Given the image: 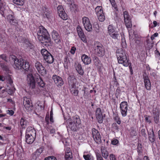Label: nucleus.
<instances>
[{
    "instance_id": "nucleus-1",
    "label": "nucleus",
    "mask_w": 160,
    "mask_h": 160,
    "mask_svg": "<svg viewBox=\"0 0 160 160\" xmlns=\"http://www.w3.org/2000/svg\"><path fill=\"white\" fill-rule=\"evenodd\" d=\"M10 61L14 62L12 64L13 67L15 69L22 70L24 71V73L27 74V81L28 84L32 88L35 87V82L32 73L33 70L30 68V65L28 62H26L24 59L20 58L18 59L14 55H10L9 57Z\"/></svg>"
},
{
    "instance_id": "nucleus-2",
    "label": "nucleus",
    "mask_w": 160,
    "mask_h": 160,
    "mask_svg": "<svg viewBox=\"0 0 160 160\" xmlns=\"http://www.w3.org/2000/svg\"><path fill=\"white\" fill-rule=\"evenodd\" d=\"M39 29L37 33L38 40L47 47L51 46V39L47 30L42 26H40Z\"/></svg>"
},
{
    "instance_id": "nucleus-3",
    "label": "nucleus",
    "mask_w": 160,
    "mask_h": 160,
    "mask_svg": "<svg viewBox=\"0 0 160 160\" xmlns=\"http://www.w3.org/2000/svg\"><path fill=\"white\" fill-rule=\"evenodd\" d=\"M69 125L67 126L68 130V128L73 132L76 131L78 129V127L81 123L79 117L78 116H75L72 117V118H69L68 120V123Z\"/></svg>"
},
{
    "instance_id": "nucleus-4",
    "label": "nucleus",
    "mask_w": 160,
    "mask_h": 160,
    "mask_svg": "<svg viewBox=\"0 0 160 160\" xmlns=\"http://www.w3.org/2000/svg\"><path fill=\"white\" fill-rule=\"evenodd\" d=\"M117 56L118 63L123 64L125 67L128 65V60L127 57L124 52L122 50H118L117 51Z\"/></svg>"
},
{
    "instance_id": "nucleus-5",
    "label": "nucleus",
    "mask_w": 160,
    "mask_h": 160,
    "mask_svg": "<svg viewBox=\"0 0 160 160\" xmlns=\"http://www.w3.org/2000/svg\"><path fill=\"white\" fill-rule=\"evenodd\" d=\"M96 55L102 57L105 55V49L103 45L99 42H96L94 45Z\"/></svg>"
},
{
    "instance_id": "nucleus-6",
    "label": "nucleus",
    "mask_w": 160,
    "mask_h": 160,
    "mask_svg": "<svg viewBox=\"0 0 160 160\" xmlns=\"http://www.w3.org/2000/svg\"><path fill=\"white\" fill-rule=\"evenodd\" d=\"M35 66L38 72L42 75H44L46 74V70L41 63L37 61L35 63Z\"/></svg>"
},
{
    "instance_id": "nucleus-7",
    "label": "nucleus",
    "mask_w": 160,
    "mask_h": 160,
    "mask_svg": "<svg viewBox=\"0 0 160 160\" xmlns=\"http://www.w3.org/2000/svg\"><path fill=\"white\" fill-rule=\"evenodd\" d=\"M82 22L85 29L88 32H91L92 29V27L89 19L84 17L82 18Z\"/></svg>"
},
{
    "instance_id": "nucleus-8",
    "label": "nucleus",
    "mask_w": 160,
    "mask_h": 160,
    "mask_svg": "<svg viewBox=\"0 0 160 160\" xmlns=\"http://www.w3.org/2000/svg\"><path fill=\"white\" fill-rule=\"evenodd\" d=\"M57 9L59 16L64 20H66L67 18V15L62 7L61 5H59Z\"/></svg>"
},
{
    "instance_id": "nucleus-9",
    "label": "nucleus",
    "mask_w": 160,
    "mask_h": 160,
    "mask_svg": "<svg viewBox=\"0 0 160 160\" xmlns=\"http://www.w3.org/2000/svg\"><path fill=\"white\" fill-rule=\"evenodd\" d=\"M97 15L98 17L99 20L100 22L103 21L105 19V17L103 13V11L100 6H98L96 8Z\"/></svg>"
},
{
    "instance_id": "nucleus-10",
    "label": "nucleus",
    "mask_w": 160,
    "mask_h": 160,
    "mask_svg": "<svg viewBox=\"0 0 160 160\" xmlns=\"http://www.w3.org/2000/svg\"><path fill=\"white\" fill-rule=\"evenodd\" d=\"M23 104L25 108L28 111L33 109V106L32 103L30 102L29 98L26 97L23 98Z\"/></svg>"
},
{
    "instance_id": "nucleus-11",
    "label": "nucleus",
    "mask_w": 160,
    "mask_h": 160,
    "mask_svg": "<svg viewBox=\"0 0 160 160\" xmlns=\"http://www.w3.org/2000/svg\"><path fill=\"white\" fill-rule=\"evenodd\" d=\"M143 76L145 88L148 90H150L151 86V82L148 75L146 72H144Z\"/></svg>"
},
{
    "instance_id": "nucleus-12",
    "label": "nucleus",
    "mask_w": 160,
    "mask_h": 160,
    "mask_svg": "<svg viewBox=\"0 0 160 160\" xmlns=\"http://www.w3.org/2000/svg\"><path fill=\"white\" fill-rule=\"evenodd\" d=\"M120 108L122 116L123 117L126 116L128 109L127 102L125 101L122 102L120 104Z\"/></svg>"
},
{
    "instance_id": "nucleus-13",
    "label": "nucleus",
    "mask_w": 160,
    "mask_h": 160,
    "mask_svg": "<svg viewBox=\"0 0 160 160\" xmlns=\"http://www.w3.org/2000/svg\"><path fill=\"white\" fill-rule=\"evenodd\" d=\"M52 78L57 86H61L63 85V82L60 77L55 74L52 76Z\"/></svg>"
},
{
    "instance_id": "nucleus-14",
    "label": "nucleus",
    "mask_w": 160,
    "mask_h": 160,
    "mask_svg": "<svg viewBox=\"0 0 160 160\" xmlns=\"http://www.w3.org/2000/svg\"><path fill=\"white\" fill-rule=\"evenodd\" d=\"M37 75H38V76L37 77V78L36 79V80H35L34 78V80L35 82L34 87L33 88H32L30 87V85L29 84H28L30 88H31L32 89H34L35 88V87L36 83L39 86H40L41 87L43 88L44 87H45V83L43 81L42 78L40 77V76L39 75H38V74H37ZM33 78H34V77Z\"/></svg>"
},
{
    "instance_id": "nucleus-15",
    "label": "nucleus",
    "mask_w": 160,
    "mask_h": 160,
    "mask_svg": "<svg viewBox=\"0 0 160 160\" xmlns=\"http://www.w3.org/2000/svg\"><path fill=\"white\" fill-rule=\"evenodd\" d=\"M96 115L98 122L101 123L103 122V116L101 112V110L100 108H98L96 111Z\"/></svg>"
},
{
    "instance_id": "nucleus-16",
    "label": "nucleus",
    "mask_w": 160,
    "mask_h": 160,
    "mask_svg": "<svg viewBox=\"0 0 160 160\" xmlns=\"http://www.w3.org/2000/svg\"><path fill=\"white\" fill-rule=\"evenodd\" d=\"M68 81L70 88H74L75 87L76 80L74 76H70L68 78Z\"/></svg>"
},
{
    "instance_id": "nucleus-17",
    "label": "nucleus",
    "mask_w": 160,
    "mask_h": 160,
    "mask_svg": "<svg viewBox=\"0 0 160 160\" xmlns=\"http://www.w3.org/2000/svg\"><path fill=\"white\" fill-rule=\"evenodd\" d=\"M77 30L78 34L82 40L84 42H86L85 36L81 27L79 26H78L77 27Z\"/></svg>"
},
{
    "instance_id": "nucleus-18",
    "label": "nucleus",
    "mask_w": 160,
    "mask_h": 160,
    "mask_svg": "<svg viewBox=\"0 0 160 160\" xmlns=\"http://www.w3.org/2000/svg\"><path fill=\"white\" fill-rule=\"evenodd\" d=\"M52 39L55 42L58 44H59L61 42L60 37L58 33L56 31L53 30L52 32Z\"/></svg>"
},
{
    "instance_id": "nucleus-19",
    "label": "nucleus",
    "mask_w": 160,
    "mask_h": 160,
    "mask_svg": "<svg viewBox=\"0 0 160 160\" xmlns=\"http://www.w3.org/2000/svg\"><path fill=\"white\" fill-rule=\"evenodd\" d=\"M64 158L65 160H72V156L70 148L68 147L66 148Z\"/></svg>"
},
{
    "instance_id": "nucleus-20",
    "label": "nucleus",
    "mask_w": 160,
    "mask_h": 160,
    "mask_svg": "<svg viewBox=\"0 0 160 160\" xmlns=\"http://www.w3.org/2000/svg\"><path fill=\"white\" fill-rule=\"evenodd\" d=\"M26 134L36 137V130L32 127H28L26 129Z\"/></svg>"
},
{
    "instance_id": "nucleus-21",
    "label": "nucleus",
    "mask_w": 160,
    "mask_h": 160,
    "mask_svg": "<svg viewBox=\"0 0 160 160\" xmlns=\"http://www.w3.org/2000/svg\"><path fill=\"white\" fill-rule=\"evenodd\" d=\"M81 59L83 63L85 64H89L91 62L90 58L85 54H83L82 55Z\"/></svg>"
},
{
    "instance_id": "nucleus-22",
    "label": "nucleus",
    "mask_w": 160,
    "mask_h": 160,
    "mask_svg": "<svg viewBox=\"0 0 160 160\" xmlns=\"http://www.w3.org/2000/svg\"><path fill=\"white\" fill-rule=\"evenodd\" d=\"M148 135L149 140L151 143H153L155 142L156 138L153 129H152L151 132H148Z\"/></svg>"
},
{
    "instance_id": "nucleus-23",
    "label": "nucleus",
    "mask_w": 160,
    "mask_h": 160,
    "mask_svg": "<svg viewBox=\"0 0 160 160\" xmlns=\"http://www.w3.org/2000/svg\"><path fill=\"white\" fill-rule=\"evenodd\" d=\"M47 55L45 58L44 59L48 63L51 64L53 62L54 59L52 56L49 53Z\"/></svg>"
},
{
    "instance_id": "nucleus-24",
    "label": "nucleus",
    "mask_w": 160,
    "mask_h": 160,
    "mask_svg": "<svg viewBox=\"0 0 160 160\" xmlns=\"http://www.w3.org/2000/svg\"><path fill=\"white\" fill-rule=\"evenodd\" d=\"M25 141L28 144H31L34 141L35 137H33L30 135H25Z\"/></svg>"
},
{
    "instance_id": "nucleus-25",
    "label": "nucleus",
    "mask_w": 160,
    "mask_h": 160,
    "mask_svg": "<svg viewBox=\"0 0 160 160\" xmlns=\"http://www.w3.org/2000/svg\"><path fill=\"white\" fill-rule=\"evenodd\" d=\"M7 19L9 22L12 24L14 25L17 23V21L14 18L12 15H8L7 16Z\"/></svg>"
},
{
    "instance_id": "nucleus-26",
    "label": "nucleus",
    "mask_w": 160,
    "mask_h": 160,
    "mask_svg": "<svg viewBox=\"0 0 160 160\" xmlns=\"http://www.w3.org/2000/svg\"><path fill=\"white\" fill-rule=\"evenodd\" d=\"M101 153L102 157L105 159H106L108 156V151L105 149V148L102 146L101 147Z\"/></svg>"
},
{
    "instance_id": "nucleus-27",
    "label": "nucleus",
    "mask_w": 160,
    "mask_h": 160,
    "mask_svg": "<svg viewBox=\"0 0 160 160\" xmlns=\"http://www.w3.org/2000/svg\"><path fill=\"white\" fill-rule=\"evenodd\" d=\"M76 69L79 74L81 75H83L84 74L83 70L80 64H78L76 68Z\"/></svg>"
},
{
    "instance_id": "nucleus-28",
    "label": "nucleus",
    "mask_w": 160,
    "mask_h": 160,
    "mask_svg": "<svg viewBox=\"0 0 160 160\" xmlns=\"http://www.w3.org/2000/svg\"><path fill=\"white\" fill-rule=\"evenodd\" d=\"M94 140L98 144H100L101 143V137L99 133L93 137Z\"/></svg>"
},
{
    "instance_id": "nucleus-29",
    "label": "nucleus",
    "mask_w": 160,
    "mask_h": 160,
    "mask_svg": "<svg viewBox=\"0 0 160 160\" xmlns=\"http://www.w3.org/2000/svg\"><path fill=\"white\" fill-rule=\"evenodd\" d=\"M93 62L94 65L97 67H100L101 63L100 61L99 60L98 58L96 57H95L93 59Z\"/></svg>"
},
{
    "instance_id": "nucleus-30",
    "label": "nucleus",
    "mask_w": 160,
    "mask_h": 160,
    "mask_svg": "<svg viewBox=\"0 0 160 160\" xmlns=\"http://www.w3.org/2000/svg\"><path fill=\"white\" fill-rule=\"evenodd\" d=\"M27 120L24 118H22L20 120V124L22 128H25L27 125Z\"/></svg>"
},
{
    "instance_id": "nucleus-31",
    "label": "nucleus",
    "mask_w": 160,
    "mask_h": 160,
    "mask_svg": "<svg viewBox=\"0 0 160 160\" xmlns=\"http://www.w3.org/2000/svg\"><path fill=\"white\" fill-rule=\"evenodd\" d=\"M137 152L138 155H139L142 153L143 150L142 149V145L141 144L138 143V145L137 148Z\"/></svg>"
},
{
    "instance_id": "nucleus-32",
    "label": "nucleus",
    "mask_w": 160,
    "mask_h": 160,
    "mask_svg": "<svg viewBox=\"0 0 160 160\" xmlns=\"http://www.w3.org/2000/svg\"><path fill=\"white\" fill-rule=\"evenodd\" d=\"M13 2L18 5L22 6L24 3V0H13Z\"/></svg>"
},
{
    "instance_id": "nucleus-33",
    "label": "nucleus",
    "mask_w": 160,
    "mask_h": 160,
    "mask_svg": "<svg viewBox=\"0 0 160 160\" xmlns=\"http://www.w3.org/2000/svg\"><path fill=\"white\" fill-rule=\"evenodd\" d=\"M109 35L111 37L114 39H118V38L119 37V34L118 32L116 31H114L113 33L112 34H110Z\"/></svg>"
},
{
    "instance_id": "nucleus-34",
    "label": "nucleus",
    "mask_w": 160,
    "mask_h": 160,
    "mask_svg": "<svg viewBox=\"0 0 160 160\" xmlns=\"http://www.w3.org/2000/svg\"><path fill=\"white\" fill-rule=\"evenodd\" d=\"M113 119L117 122L118 124H120L121 121L118 114H113Z\"/></svg>"
},
{
    "instance_id": "nucleus-35",
    "label": "nucleus",
    "mask_w": 160,
    "mask_h": 160,
    "mask_svg": "<svg viewBox=\"0 0 160 160\" xmlns=\"http://www.w3.org/2000/svg\"><path fill=\"white\" fill-rule=\"evenodd\" d=\"M152 113L154 116H159V110L157 108H154L152 111Z\"/></svg>"
},
{
    "instance_id": "nucleus-36",
    "label": "nucleus",
    "mask_w": 160,
    "mask_h": 160,
    "mask_svg": "<svg viewBox=\"0 0 160 160\" xmlns=\"http://www.w3.org/2000/svg\"><path fill=\"white\" fill-rule=\"evenodd\" d=\"M41 52L44 58L47 56L48 54H49L50 53L47 50L44 49H42Z\"/></svg>"
},
{
    "instance_id": "nucleus-37",
    "label": "nucleus",
    "mask_w": 160,
    "mask_h": 160,
    "mask_svg": "<svg viewBox=\"0 0 160 160\" xmlns=\"http://www.w3.org/2000/svg\"><path fill=\"white\" fill-rule=\"evenodd\" d=\"M125 25L127 28H130L132 27V24L130 20L124 21Z\"/></svg>"
},
{
    "instance_id": "nucleus-38",
    "label": "nucleus",
    "mask_w": 160,
    "mask_h": 160,
    "mask_svg": "<svg viewBox=\"0 0 160 160\" xmlns=\"http://www.w3.org/2000/svg\"><path fill=\"white\" fill-rule=\"evenodd\" d=\"M124 20H130L129 19V15L128 14V12L127 11H125L123 12Z\"/></svg>"
},
{
    "instance_id": "nucleus-39",
    "label": "nucleus",
    "mask_w": 160,
    "mask_h": 160,
    "mask_svg": "<svg viewBox=\"0 0 160 160\" xmlns=\"http://www.w3.org/2000/svg\"><path fill=\"white\" fill-rule=\"evenodd\" d=\"M83 157L85 160H92L93 159L92 156L91 154L84 155Z\"/></svg>"
},
{
    "instance_id": "nucleus-40",
    "label": "nucleus",
    "mask_w": 160,
    "mask_h": 160,
    "mask_svg": "<svg viewBox=\"0 0 160 160\" xmlns=\"http://www.w3.org/2000/svg\"><path fill=\"white\" fill-rule=\"evenodd\" d=\"M71 92L75 96H77L78 94V91L77 89L74 88H71Z\"/></svg>"
},
{
    "instance_id": "nucleus-41",
    "label": "nucleus",
    "mask_w": 160,
    "mask_h": 160,
    "mask_svg": "<svg viewBox=\"0 0 160 160\" xmlns=\"http://www.w3.org/2000/svg\"><path fill=\"white\" fill-rule=\"evenodd\" d=\"M108 29L109 34L113 33L115 31L113 26L112 25H109L108 27Z\"/></svg>"
},
{
    "instance_id": "nucleus-42",
    "label": "nucleus",
    "mask_w": 160,
    "mask_h": 160,
    "mask_svg": "<svg viewBox=\"0 0 160 160\" xmlns=\"http://www.w3.org/2000/svg\"><path fill=\"white\" fill-rule=\"evenodd\" d=\"M43 147H41L40 148L37 149L35 152L36 154H37V155H40L43 151Z\"/></svg>"
},
{
    "instance_id": "nucleus-43",
    "label": "nucleus",
    "mask_w": 160,
    "mask_h": 160,
    "mask_svg": "<svg viewBox=\"0 0 160 160\" xmlns=\"http://www.w3.org/2000/svg\"><path fill=\"white\" fill-rule=\"evenodd\" d=\"M45 12H44L43 15L44 17H45L47 18H49L50 17V13L49 12H48V10L47 8H45Z\"/></svg>"
},
{
    "instance_id": "nucleus-44",
    "label": "nucleus",
    "mask_w": 160,
    "mask_h": 160,
    "mask_svg": "<svg viewBox=\"0 0 160 160\" xmlns=\"http://www.w3.org/2000/svg\"><path fill=\"white\" fill-rule=\"evenodd\" d=\"M99 133L98 130L95 129V128H93L92 129V137H94L96 135H97Z\"/></svg>"
},
{
    "instance_id": "nucleus-45",
    "label": "nucleus",
    "mask_w": 160,
    "mask_h": 160,
    "mask_svg": "<svg viewBox=\"0 0 160 160\" xmlns=\"http://www.w3.org/2000/svg\"><path fill=\"white\" fill-rule=\"evenodd\" d=\"M96 156L97 160H103L100 153H96Z\"/></svg>"
},
{
    "instance_id": "nucleus-46",
    "label": "nucleus",
    "mask_w": 160,
    "mask_h": 160,
    "mask_svg": "<svg viewBox=\"0 0 160 160\" xmlns=\"http://www.w3.org/2000/svg\"><path fill=\"white\" fill-rule=\"evenodd\" d=\"M118 140L117 139H114L112 141L111 143L113 145H117L118 143Z\"/></svg>"
},
{
    "instance_id": "nucleus-47",
    "label": "nucleus",
    "mask_w": 160,
    "mask_h": 160,
    "mask_svg": "<svg viewBox=\"0 0 160 160\" xmlns=\"http://www.w3.org/2000/svg\"><path fill=\"white\" fill-rule=\"evenodd\" d=\"M141 134L144 137H146L147 134L145 132V129H142L141 130Z\"/></svg>"
},
{
    "instance_id": "nucleus-48",
    "label": "nucleus",
    "mask_w": 160,
    "mask_h": 160,
    "mask_svg": "<svg viewBox=\"0 0 160 160\" xmlns=\"http://www.w3.org/2000/svg\"><path fill=\"white\" fill-rule=\"evenodd\" d=\"M86 88H85L84 89L82 90V91L84 92V97L85 98L87 96H88L89 94L88 92V91H85V89Z\"/></svg>"
},
{
    "instance_id": "nucleus-49",
    "label": "nucleus",
    "mask_w": 160,
    "mask_h": 160,
    "mask_svg": "<svg viewBox=\"0 0 160 160\" xmlns=\"http://www.w3.org/2000/svg\"><path fill=\"white\" fill-rule=\"evenodd\" d=\"M154 121L155 123H158L159 122V116H153Z\"/></svg>"
},
{
    "instance_id": "nucleus-50",
    "label": "nucleus",
    "mask_w": 160,
    "mask_h": 160,
    "mask_svg": "<svg viewBox=\"0 0 160 160\" xmlns=\"http://www.w3.org/2000/svg\"><path fill=\"white\" fill-rule=\"evenodd\" d=\"M70 65V62H64V65L65 68L66 69H68V66Z\"/></svg>"
},
{
    "instance_id": "nucleus-51",
    "label": "nucleus",
    "mask_w": 160,
    "mask_h": 160,
    "mask_svg": "<svg viewBox=\"0 0 160 160\" xmlns=\"http://www.w3.org/2000/svg\"><path fill=\"white\" fill-rule=\"evenodd\" d=\"M112 127L113 128L117 130H118L119 129L118 126H117L116 123H114L112 124Z\"/></svg>"
},
{
    "instance_id": "nucleus-52",
    "label": "nucleus",
    "mask_w": 160,
    "mask_h": 160,
    "mask_svg": "<svg viewBox=\"0 0 160 160\" xmlns=\"http://www.w3.org/2000/svg\"><path fill=\"white\" fill-rule=\"evenodd\" d=\"M76 50V48L74 47H73L72 48L71 51L70 52L72 54H73L75 53V52Z\"/></svg>"
},
{
    "instance_id": "nucleus-53",
    "label": "nucleus",
    "mask_w": 160,
    "mask_h": 160,
    "mask_svg": "<svg viewBox=\"0 0 160 160\" xmlns=\"http://www.w3.org/2000/svg\"><path fill=\"white\" fill-rule=\"evenodd\" d=\"M110 158L111 160H116L115 156L113 154H111L110 155Z\"/></svg>"
},
{
    "instance_id": "nucleus-54",
    "label": "nucleus",
    "mask_w": 160,
    "mask_h": 160,
    "mask_svg": "<svg viewBox=\"0 0 160 160\" xmlns=\"http://www.w3.org/2000/svg\"><path fill=\"white\" fill-rule=\"evenodd\" d=\"M129 68L130 69V71L131 72V75H132L133 73V70L132 68V67L131 66V63H128V65Z\"/></svg>"
},
{
    "instance_id": "nucleus-55",
    "label": "nucleus",
    "mask_w": 160,
    "mask_h": 160,
    "mask_svg": "<svg viewBox=\"0 0 160 160\" xmlns=\"http://www.w3.org/2000/svg\"><path fill=\"white\" fill-rule=\"evenodd\" d=\"M0 58L4 60L6 62H7V57L6 55L4 54L1 55Z\"/></svg>"
},
{
    "instance_id": "nucleus-56",
    "label": "nucleus",
    "mask_w": 160,
    "mask_h": 160,
    "mask_svg": "<svg viewBox=\"0 0 160 160\" xmlns=\"http://www.w3.org/2000/svg\"><path fill=\"white\" fill-rule=\"evenodd\" d=\"M158 35V33L157 32L155 33L153 35H152L151 37V39L152 40H153L154 39L155 37H157Z\"/></svg>"
},
{
    "instance_id": "nucleus-57",
    "label": "nucleus",
    "mask_w": 160,
    "mask_h": 160,
    "mask_svg": "<svg viewBox=\"0 0 160 160\" xmlns=\"http://www.w3.org/2000/svg\"><path fill=\"white\" fill-rule=\"evenodd\" d=\"M111 3L112 5V6L114 8V9L116 10V11H118V9L117 7V6L116 5L115 3V2Z\"/></svg>"
},
{
    "instance_id": "nucleus-58",
    "label": "nucleus",
    "mask_w": 160,
    "mask_h": 160,
    "mask_svg": "<svg viewBox=\"0 0 160 160\" xmlns=\"http://www.w3.org/2000/svg\"><path fill=\"white\" fill-rule=\"evenodd\" d=\"M5 40V38L0 33V41L3 42Z\"/></svg>"
},
{
    "instance_id": "nucleus-59",
    "label": "nucleus",
    "mask_w": 160,
    "mask_h": 160,
    "mask_svg": "<svg viewBox=\"0 0 160 160\" xmlns=\"http://www.w3.org/2000/svg\"><path fill=\"white\" fill-rule=\"evenodd\" d=\"M14 112L12 110H8V113L9 114V115L12 116V115L14 114Z\"/></svg>"
},
{
    "instance_id": "nucleus-60",
    "label": "nucleus",
    "mask_w": 160,
    "mask_h": 160,
    "mask_svg": "<svg viewBox=\"0 0 160 160\" xmlns=\"http://www.w3.org/2000/svg\"><path fill=\"white\" fill-rule=\"evenodd\" d=\"M8 94L10 95H12L13 93V91L11 89H9L8 91Z\"/></svg>"
},
{
    "instance_id": "nucleus-61",
    "label": "nucleus",
    "mask_w": 160,
    "mask_h": 160,
    "mask_svg": "<svg viewBox=\"0 0 160 160\" xmlns=\"http://www.w3.org/2000/svg\"><path fill=\"white\" fill-rule=\"evenodd\" d=\"M50 132L51 134H54L55 132V130L54 129H50Z\"/></svg>"
},
{
    "instance_id": "nucleus-62",
    "label": "nucleus",
    "mask_w": 160,
    "mask_h": 160,
    "mask_svg": "<svg viewBox=\"0 0 160 160\" xmlns=\"http://www.w3.org/2000/svg\"><path fill=\"white\" fill-rule=\"evenodd\" d=\"M4 70H5L6 71H8V67L6 65H5L4 67L3 68H2Z\"/></svg>"
},
{
    "instance_id": "nucleus-63",
    "label": "nucleus",
    "mask_w": 160,
    "mask_h": 160,
    "mask_svg": "<svg viewBox=\"0 0 160 160\" xmlns=\"http://www.w3.org/2000/svg\"><path fill=\"white\" fill-rule=\"evenodd\" d=\"M151 76L155 77L156 76V72H152V73H151Z\"/></svg>"
},
{
    "instance_id": "nucleus-64",
    "label": "nucleus",
    "mask_w": 160,
    "mask_h": 160,
    "mask_svg": "<svg viewBox=\"0 0 160 160\" xmlns=\"http://www.w3.org/2000/svg\"><path fill=\"white\" fill-rule=\"evenodd\" d=\"M52 156H50L46 158L44 160H52Z\"/></svg>"
}]
</instances>
